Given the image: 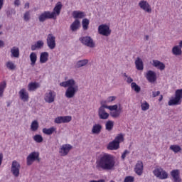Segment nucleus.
<instances>
[{"mask_svg":"<svg viewBox=\"0 0 182 182\" xmlns=\"http://www.w3.org/2000/svg\"><path fill=\"white\" fill-rule=\"evenodd\" d=\"M60 86L68 87L65 91V97H67V99H73L75 95L79 92V85H77L76 81L73 79L60 82Z\"/></svg>","mask_w":182,"mask_h":182,"instance_id":"nucleus-2","label":"nucleus"},{"mask_svg":"<svg viewBox=\"0 0 182 182\" xmlns=\"http://www.w3.org/2000/svg\"><path fill=\"white\" fill-rule=\"evenodd\" d=\"M90 182H105V179H100L99 181L92 180Z\"/></svg>","mask_w":182,"mask_h":182,"instance_id":"nucleus-56","label":"nucleus"},{"mask_svg":"<svg viewBox=\"0 0 182 182\" xmlns=\"http://www.w3.org/2000/svg\"><path fill=\"white\" fill-rule=\"evenodd\" d=\"M37 59H38V56L36 55V53H31L30 54V60L31 62V66H35Z\"/></svg>","mask_w":182,"mask_h":182,"instance_id":"nucleus-33","label":"nucleus"},{"mask_svg":"<svg viewBox=\"0 0 182 182\" xmlns=\"http://www.w3.org/2000/svg\"><path fill=\"white\" fill-rule=\"evenodd\" d=\"M104 103H106V102H104ZM101 105H102L98 109L99 118L101 120H107V119H109V113L106 112V105L103 104V102H101Z\"/></svg>","mask_w":182,"mask_h":182,"instance_id":"nucleus-7","label":"nucleus"},{"mask_svg":"<svg viewBox=\"0 0 182 182\" xmlns=\"http://www.w3.org/2000/svg\"><path fill=\"white\" fill-rule=\"evenodd\" d=\"M135 66L137 70H143V69H144L143 60H141V58H140L139 57H137L135 60Z\"/></svg>","mask_w":182,"mask_h":182,"instance_id":"nucleus-24","label":"nucleus"},{"mask_svg":"<svg viewBox=\"0 0 182 182\" xmlns=\"http://www.w3.org/2000/svg\"><path fill=\"white\" fill-rule=\"evenodd\" d=\"M63 5H62V3L60 1H58L55 6L53 9V11L51 12V14H54L53 19H56L57 16H59L60 15V11H62V7Z\"/></svg>","mask_w":182,"mask_h":182,"instance_id":"nucleus-17","label":"nucleus"},{"mask_svg":"<svg viewBox=\"0 0 182 182\" xmlns=\"http://www.w3.org/2000/svg\"><path fill=\"white\" fill-rule=\"evenodd\" d=\"M141 107L143 112H146V110H149V109H150V105H149L147 102L144 101V102H141Z\"/></svg>","mask_w":182,"mask_h":182,"instance_id":"nucleus-41","label":"nucleus"},{"mask_svg":"<svg viewBox=\"0 0 182 182\" xmlns=\"http://www.w3.org/2000/svg\"><path fill=\"white\" fill-rule=\"evenodd\" d=\"M11 58H19V48L13 47L11 49Z\"/></svg>","mask_w":182,"mask_h":182,"instance_id":"nucleus-32","label":"nucleus"},{"mask_svg":"<svg viewBox=\"0 0 182 182\" xmlns=\"http://www.w3.org/2000/svg\"><path fill=\"white\" fill-rule=\"evenodd\" d=\"M14 5L16 6H19V5H21V1L19 0H15L14 1Z\"/></svg>","mask_w":182,"mask_h":182,"instance_id":"nucleus-52","label":"nucleus"},{"mask_svg":"<svg viewBox=\"0 0 182 182\" xmlns=\"http://www.w3.org/2000/svg\"><path fill=\"white\" fill-rule=\"evenodd\" d=\"M106 109H108L109 110H110L111 112H114L116 110H119V106H117V105H106Z\"/></svg>","mask_w":182,"mask_h":182,"instance_id":"nucleus-45","label":"nucleus"},{"mask_svg":"<svg viewBox=\"0 0 182 182\" xmlns=\"http://www.w3.org/2000/svg\"><path fill=\"white\" fill-rule=\"evenodd\" d=\"M131 87L135 93H140V92L141 90V87H140V86L137 85L136 82H132Z\"/></svg>","mask_w":182,"mask_h":182,"instance_id":"nucleus-35","label":"nucleus"},{"mask_svg":"<svg viewBox=\"0 0 182 182\" xmlns=\"http://www.w3.org/2000/svg\"><path fill=\"white\" fill-rule=\"evenodd\" d=\"M4 46H5V43L2 40H0V48H4Z\"/></svg>","mask_w":182,"mask_h":182,"instance_id":"nucleus-54","label":"nucleus"},{"mask_svg":"<svg viewBox=\"0 0 182 182\" xmlns=\"http://www.w3.org/2000/svg\"><path fill=\"white\" fill-rule=\"evenodd\" d=\"M180 48H182V41L179 43Z\"/></svg>","mask_w":182,"mask_h":182,"instance_id":"nucleus-60","label":"nucleus"},{"mask_svg":"<svg viewBox=\"0 0 182 182\" xmlns=\"http://www.w3.org/2000/svg\"><path fill=\"white\" fill-rule=\"evenodd\" d=\"M33 140L36 143H42L43 141V137L41 134H36L33 136Z\"/></svg>","mask_w":182,"mask_h":182,"instance_id":"nucleus-43","label":"nucleus"},{"mask_svg":"<svg viewBox=\"0 0 182 182\" xmlns=\"http://www.w3.org/2000/svg\"><path fill=\"white\" fill-rule=\"evenodd\" d=\"M24 8H27V9H29V3H26L24 5Z\"/></svg>","mask_w":182,"mask_h":182,"instance_id":"nucleus-58","label":"nucleus"},{"mask_svg":"<svg viewBox=\"0 0 182 182\" xmlns=\"http://www.w3.org/2000/svg\"><path fill=\"white\" fill-rule=\"evenodd\" d=\"M152 95H153V97H157V96L160 95V91L153 92Z\"/></svg>","mask_w":182,"mask_h":182,"instance_id":"nucleus-51","label":"nucleus"},{"mask_svg":"<svg viewBox=\"0 0 182 182\" xmlns=\"http://www.w3.org/2000/svg\"><path fill=\"white\" fill-rule=\"evenodd\" d=\"M114 126V122L113 121H107L105 124V129L108 132H112L113 130V127Z\"/></svg>","mask_w":182,"mask_h":182,"instance_id":"nucleus-34","label":"nucleus"},{"mask_svg":"<svg viewBox=\"0 0 182 182\" xmlns=\"http://www.w3.org/2000/svg\"><path fill=\"white\" fill-rule=\"evenodd\" d=\"M172 53L176 55V56H178L181 55V49H180L178 46H174L172 49Z\"/></svg>","mask_w":182,"mask_h":182,"instance_id":"nucleus-42","label":"nucleus"},{"mask_svg":"<svg viewBox=\"0 0 182 182\" xmlns=\"http://www.w3.org/2000/svg\"><path fill=\"white\" fill-rule=\"evenodd\" d=\"M38 87H39V85L37 82H31L28 85V90L30 91L36 90Z\"/></svg>","mask_w":182,"mask_h":182,"instance_id":"nucleus-38","label":"nucleus"},{"mask_svg":"<svg viewBox=\"0 0 182 182\" xmlns=\"http://www.w3.org/2000/svg\"><path fill=\"white\" fill-rule=\"evenodd\" d=\"M102 129H103V127H102V124H94L92 129V134H100V132H102Z\"/></svg>","mask_w":182,"mask_h":182,"instance_id":"nucleus-22","label":"nucleus"},{"mask_svg":"<svg viewBox=\"0 0 182 182\" xmlns=\"http://www.w3.org/2000/svg\"><path fill=\"white\" fill-rule=\"evenodd\" d=\"M138 6L146 14H151L152 12L151 6H150V4H149L147 1H140L138 4Z\"/></svg>","mask_w":182,"mask_h":182,"instance_id":"nucleus-9","label":"nucleus"},{"mask_svg":"<svg viewBox=\"0 0 182 182\" xmlns=\"http://www.w3.org/2000/svg\"><path fill=\"white\" fill-rule=\"evenodd\" d=\"M134 171L138 176H141L143 174V162L142 161H139L136 163Z\"/></svg>","mask_w":182,"mask_h":182,"instance_id":"nucleus-20","label":"nucleus"},{"mask_svg":"<svg viewBox=\"0 0 182 182\" xmlns=\"http://www.w3.org/2000/svg\"><path fill=\"white\" fill-rule=\"evenodd\" d=\"M149 39V36H146V40H148Z\"/></svg>","mask_w":182,"mask_h":182,"instance_id":"nucleus-62","label":"nucleus"},{"mask_svg":"<svg viewBox=\"0 0 182 182\" xmlns=\"http://www.w3.org/2000/svg\"><path fill=\"white\" fill-rule=\"evenodd\" d=\"M98 33H100V35H102V36H110L112 30L109 26L106 24H102L98 26Z\"/></svg>","mask_w":182,"mask_h":182,"instance_id":"nucleus-5","label":"nucleus"},{"mask_svg":"<svg viewBox=\"0 0 182 182\" xmlns=\"http://www.w3.org/2000/svg\"><path fill=\"white\" fill-rule=\"evenodd\" d=\"M124 182H134V177H133V176H127L124 178Z\"/></svg>","mask_w":182,"mask_h":182,"instance_id":"nucleus-48","label":"nucleus"},{"mask_svg":"<svg viewBox=\"0 0 182 182\" xmlns=\"http://www.w3.org/2000/svg\"><path fill=\"white\" fill-rule=\"evenodd\" d=\"M123 109L122 107H119L118 109L116 111H112L110 112L111 117H114V119H117L118 117H120V114H122Z\"/></svg>","mask_w":182,"mask_h":182,"instance_id":"nucleus-27","label":"nucleus"},{"mask_svg":"<svg viewBox=\"0 0 182 182\" xmlns=\"http://www.w3.org/2000/svg\"><path fill=\"white\" fill-rule=\"evenodd\" d=\"M5 87H6V81H4L0 83V97L4 96V91L5 90Z\"/></svg>","mask_w":182,"mask_h":182,"instance_id":"nucleus-37","label":"nucleus"},{"mask_svg":"<svg viewBox=\"0 0 182 182\" xmlns=\"http://www.w3.org/2000/svg\"><path fill=\"white\" fill-rule=\"evenodd\" d=\"M41 161V158H39V152L33 151L31 152L28 156H27V166L32 165V163L33 161Z\"/></svg>","mask_w":182,"mask_h":182,"instance_id":"nucleus-11","label":"nucleus"},{"mask_svg":"<svg viewBox=\"0 0 182 182\" xmlns=\"http://www.w3.org/2000/svg\"><path fill=\"white\" fill-rule=\"evenodd\" d=\"M154 176L161 180H164L168 177V174L166 171L163 170L161 168H156L153 171Z\"/></svg>","mask_w":182,"mask_h":182,"instance_id":"nucleus-10","label":"nucleus"},{"mask_svg":"<svg viewBox=\"0 0 182 182\" xmlns=\"http://www.w3.org/2000/svg\"><path fill=\"white\" fill-rule=\"evenodd\" d=\"M23 18L26 22H29L31 21V11H26Z\"/></svg>","mask_w":182,"mask_h":182,"instance_id":"nucleus-44","label":"nucleus"},{"mask_svg":"<svg viewBox=\"0 0 182 182\" xmlns=\"http://www.w3.org/2000/svg\"><path fill=\"white\" fill-rule=\"evenodd\" d=\"M73 16L75 19H77L79 18L80 19H82L86 16V14H85V12L80 11H75L73 12Z\"/></svg>","mask_w":182,"mask_h":182,"instance_id":"nucleus-28","label":"nucleus"},{"mask_svg":"<svg viewBox=\"0 0 182 182\" xmlns=\"http://www.w3.org/2000/svg\"><path fill=\"white\" fill-rule=\"evenodd\" d=\"M114 100H116V97H114V96L109 97L107 98L108 103H110L112 102H114Z\"/></svg>","mask_w":182,"mask_h":182,"instance_id":"nucleus-50","label":"nucleus"},{"mask_svg":"<svg viewBox=\"0 0 182 182\" xmlns=\"http://www.w3.org/2000/svg\"><path fill=\"white\" fill-rule=\"evenodd\" d=\"M97 168H102V170H114L116 167V160L114 156L109 154H105L100 157V160L97 161Z\"/></svg>","mask_w":182,"mask_h":182,"instance_id":"nucleus-1","label":"nucleus"},{"mask_svg":"<svg viewBox=\"0 0 182 182\" xmlns=\"http://www.w3.org/2000/svg\"><path fill=\"white\" fill-rule=\"evenodd\" d=\"M56 132V129L55 127H50L49 129L48 128H43V133L44 134H47L48 136H50V134H53V132Z\"/></svg>","mask_w":182,"mask_h":182,"instance_id":"nucleus-31","label":"nucleus"},{"mask_svg":"<svg viewBox=\"0 0 182 182\" xmlns=\"http://www.w3.org/2000/svg\"><path fill=\"white\" fill-rule=\"evenodd\" d=\"M146 77L150 83H154L157 80V75L156 73L153 70H149L146 73Z\"/></svg>","mask_w":182,"mask_h":182,"instance_id":"nucleus-16","label":"nucleus"},{"mask_svg":"<svg viewBox=\"0 0 182 182\" xmlns=\"http://www.w3.org/2000/svg\"><path fill=\"white\" fill-rule=\"evenodd\" d=\"M72 121V117L71 116H64V117H57L54 119V123L56 124H60L62 123H69V122Z\"/></svg>","mask_w":182,"mask_h":182,"instance_id":"nucleus-14","label":"nucleus"},{"mask_svg":"<svg viewBox=\"0 0 182 182\" xmlns=\"http://www.w3.org/2000/svg\"><path fill=\"white\" fill-rule=\"evenodd\" d=\"M124 76H125V77H127V75H126V73L124 74Z\"/></svg>","mask_w":182,"mask_h":182,"instance_id":"nucleus-61","label":"nucleus"},{"mask_svg":"<svg viewBox=\"0 0 182 182\" xmlns=\"http://www.w3.org/2000/svg\"><path fill=\"white\" fill-rule=\"evenodd\" d=\"M79 28H80V21L75 19L70 25V29L73 32H76Z\"/></svg>","mask_w":182,"mask_h":182,"instance_id":"nucleus-25","label":"nucleus"},{"mask_svg":"<svg viewBox=\"0 0 182 182\" xmlns=\"http://www.w3.org/2000/svg\"><path fill=\"white\" fill-rule=\"evenodd\" d=\"M82 28L84 29V31H87V29H89V19L87 18L82 19Z\"/></svg>","mask_w":182,"mask_h":182,"instance_id":"nucleus-40","label":"nucleus"},{"mask_svg":"<svg viewBox=\"0 0 182 182\" xmlns=\"http://www.w3.org/2000/svg\"><path fill=\"white\" fill-rule=\"evenodd\" d=\"M182 89L177 90L175 92V98L170 100L168 102V106H177L181 105Z\"/></svg>","mask_w":182,"mask_h":182,"instance_id":"nucleus-3","label":"nucleus"},{"mask_svg":"<svg viewBox=\"0 0 182 182\" xmlns=\"http://www.w3.org/2000/svg\"><path fill=\"white\" fill-rule=\"evenodd\" d=\"M152 63V66H154V68H157L159 70H164V69H166V65L158 60H153Z\"/></svg>","mask_w":182,"mask_h":182,"instance_id":"nucleus-19","label":"nucleus"},{"mask_svg":"<svg viewBox=\"0 0 182 182\" xmlns=\"http://www.w3.org/2000/svg\"><path fill=\"white\" fill-rule=\"evenodd\" d=\"M47 45L49 49L56 48V38L53 34H48L47 36Z\"/></svg>","mask_w":182,"mask_h":182,"instance_id":"nucleus-13","label":"nucleus"},{"mask_svg":"<svg viewBox=\"0 0 182 182\" xmlns=\"http://www.w3.org/2000/svg\"><path fill=\"white\" fill-rule=\"evenodd\" d=\"M6 68H8V69H10V70H14L16 66H15V64H14V63L9 61L6 63Z\"/></svg>","mask_w":182,"mask_h":182,"instance_id":"nucleus-46","label":"nucleus"},{"mask_svg":"<svg viewBox=\"0 0 182 182\" xmlns=\"http://www.w3.org/2000/svg\"><path fill=\"white\" fill-rule=\"evenodd\" d=\"M120 147V141H116L113 140L112 141L109 142L107 146L108 150H117Z\"/></svg>","mask_w":182,"mask_h":182,"instance_id":"nucleus-21","label":"nucleus"},{"mask_svg":"<svg viewBox=\"0 0 182 182\" xmlns=\"http://www.w3.org/2000/svg\"><path fill=\"white\" fill-rule=\"evenodd\" d=\"M31 129L32 132H36L39 129V123L37 120H34L32 122L31 125Z\"/></svg>","mask_w":182,"mask_h":182,"instance_id":"nucleus-36","label":"nucleus"},{"mask_svg":"<svg viewBox=\"0 0 182 182\" xmlns=\"http://www.w3.org/2000/svg\"><path fill=\"white\" fill-rule=\"evenodd\" d=\"M171 176L173 180V182H181V178L180 177V171L178 169H174L171 171Z\"/></svg>","mask_w":182,"mask_h":182,"instance_id":"nucleus-18","label":"nucleus"},{"mask_svg":"<svg viewBox=\"0 0 182 182\" xmlns=\"http://www.w3.org/2000/svg\"><path fill=\"white\" fill-rule=\"evenodd\" d=\"M70 150H72V146L70 144H64L60 147L59 153L60 156L64 157L65 156H68V154H69Z\"/></svg>","mask_w":182,"mask_h":182,"instance_id":"nucleus-15","label":"nucleus"},{"mask_svg":"<svg viewBox=\"0 0 182 182\" xmlns=\"http://www.w3.org/2000/svg\"><path fill=\"white\" fill-rule=\"evenodd\" d=\"M55 18V13H51L49 11H44L38 16V21L41 23L45 22L47 19H53Z\"/></svg>","mask_w":182,"mask_h":182,"instance_id":"nucleus-6","label":"nucleus"},{"mask_svg":"<svg viewBox=\"0 0 182 182\" xmlns=\"http://www.w3.org/2000/svg\"><path fill=\"white\" fill-rule=\"evenodd\" d=\"M3 159H4V154H0V166L2 164Z\"/></svg>","mask_w":182,"mask_h":182,"instance_id":"nucleus-55","label":"nucleus"},{"mask_svg":"<svg viewBox=\"0 0 182 182\" xmlns=\"http://www.w3.org/2000/svg\"><path fill=\"white\" fill-rule=\"evenodd\" d=\"M169 149L170 150H172L173 153H179L181 150V147L178 145H171Z\"/></svg>","mask_w":182,"mask_h":182,"instance_id":"nucleus-39","label":"nucleus"},{"mask_svg":"<svg viewBox=\"0 0 182 182\" xmlns=\"http://www.w3.org/2000/svg\"><path fill=\"white\" fill-rule=\"evenodd\" d=\"M21 170V164L17 161H13L11 167V173L13 174L14 177H19V171Z\"/></svg>","mask_w":182,"mask_h":182,"instance_id":"nucleus-8","label":"nucleus"},{"mask_svg":"<svg viewBox=\"0 0 182 182\" xmlns=\"http://www.w3.org/2000/svg\"><path fill=\"white\" fill-rule=\"evenodd\" d=\"M3 6H4V0H0V9H2Z\"/></svg>","mask_w":182,"mask_h":182,"instance_id":"nucleus-57","label":"nucleus"},{"mask_svg":"<svg viewBox=\"0 0 182 182\" xmlns=\"http://www.w3.org/2000/svg\"><path fill=\"white\" fill-rule=\"evenodd\" d=\"M0 28H2V26H1V25H0Z\"/></svg>","mask_w":182,"mask_h":182,"instance_id":"nucleus-64","label":"nucleus"},{"mask_svg":"<svg viewBox=\"0 0 182 182\" xmlns=\"http://www.w3.org/2000/svg\"><path fill=\"white\" fill-rule=\"evenodd\" d=\"M129 153H130V151H129L128 150H125L121 156L122 159L124 160V159H126V156H127V154H129Z\"/></svg>","mask_w":182,"mask_h":182,"instance_id":"nucleus-49","label":"nucleus"},{"mask_svg":"<svg viewBox=\"0 0 182 182\" xmlns=\"http://www.w3.org/2000/svg\"><path fill=\"white\" fill-rule=\"evenodd\" d=\"M124 140V138L123 137V134H118L114 139V141H119V143L120 141H123Z\"/></svg>","mask_w":182,"mask_h":182,"instance_id":"nucleus-47","label":"nucleus"},{"mask_svg":"<svg viewBox=\"0 0 182 182\" xmlns=\"http://www.w3.org/2000/svg\"><path fill=\"white\" fill-rule=\"evenodd\" d=\"M89 63V60L83 59L81 60H78L75 65V68L76 69H79L80 68H83V66H86Z\"/></svg>","mask_w":182,"mask_h":182,"instance_id":"nucleus-26","label":"nucleus"},{"mask_svg":"<svg viewBox=\"0 0 182 182\" xmlns=\"http://www.w3.org/2000/svg\"><path fill=\"white\" fill-rule=\"evenodd\" d=\"M48 58H49V53L48 52L41 53L40 55V63H46V62H48Z\"/></svg>","mask_w":182,"mask_h":182,"instance_id":"nucleus-29","label":"nucleus"},{"mask_svg":"<svg viewBox=\"0 0 182 182\" xmlns=\"http://www.w3.org/2000/svg\"><path fill=\"white\" fill-rule=\"evenodd\" d=\"M161 100H163V95H161V97L159 99V102H161Z\"/></svg>","mask_w":182,"mask_h":182,"instance_id":"nucleus-59","label":"nucleus"},{"mask_svg":"<svg viewBox=\"0 0 182 182\" xmlns=\"http://www.w3.org/2000/svg\"><path fill=\"white\" fill-rule=\"evenodd\" d=\"M127 82V83H132V82H133V79L130 77H128Z\"/></svg>","mask_w":182,"mask_h":182,"instance_id":"nucleus-53","label":"nucleus"},{"mask_svg":"<svg viewBox=\"0 0 182 182\" xmlns=\"http://www.w3.org/2000/svg\"><path fill=\"white\" fill-rule=\"evenodd\" d=\"M2 33H3L2 31H0V35H2Z\"/></svg>","mask_w":182,"mask_h":182,"instance_id":"nucleus-63","label":"nucleus"},{"mask_svg":"<svg viewBox=\"0 0 182 182\" xmlns=\"http://www.w3.org/2000/svg\"><path fill=\"white\" fill-rule=\"evenodd\" d=\"M19 95L20 99H21L23 102H28V100H29V95L28 94V92H26V90H25V89H21L19 92Z\"/></svg>","mask_w":182,"mask_h":182,"instance_id":"nucleus-23","label":"nucleus"},{"mask_svg":"<svg viewBox=\"0 0 182 182\" xmlns=\"http://www.w3.org/2000/svg\"><path fill=\"white\" fill-rule=\"evenodd\" d=\"M45 43L43 41H38L36 43L31 46V50H36V49H42Z\"/></svg>","mask_w":182,"mask_h":182,"instance_id":"nucleus-30","label":"nucleus"},{"mask_svg":"<svg viewBox=\"0 0 182 182\" xmlns=\"http://www.w3.org/2000/svg\"><path fill=\"white\" fill-rule=\"evenodd\" d=\"M79 41L87 48H91L92 49L96 48V43L90 36L81 37Z\"/></svg>","mask_w":182,"mask_h":182,"instance_id":"nucleus-4","label":"nucleus"},{"mask_svg":"<svg viewBox=\"0 0 182 182\" xmlns=\"http://www.w3.org/2000/svg\"><path fill=\"white\" fill-rule=\"evenodd\" d=\"M55 97H56L55 92L49 90L48 92L45 94L44 100L46 103H53L55 102Z\"/></svg>","mask_w":182,"mask_h":182,"instance_id":"nucleus-12","label":"nucleus"}]
</instances>
